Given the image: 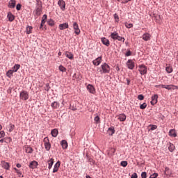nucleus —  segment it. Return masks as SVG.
Instances as JSON below:
<instances>
[{"mask_svg": "<svg viewBox=\"0 0 178 178\" xmlns=\"http://www.w3.org/2000/svg\"><path fill=\"white\" fill-rule=\"evenodd\" d=\"M150 126H151L150 130H156V129L158 128L156 125H150Z\"/></svg>", "mask_w": 178, "mask_h": 178, "instance_id": "obj_46", "label": "nucleus"}, {"mask_svg": "<svg viewBox=\"0 0 178 178\" xmlns=\"http://www.w3.org/2000/svg\"><path fill=\"white\" fill-rule=\"evenodd\" d=\"M94 121L95 124H99V123H101V118H99V116L97 115L96 117H95Z\"/></svg>", "mask_w": 178, "mask_h": 178, "instance_id": "obj_30", "label": "nucleus"}, {"mask_svg": "<svg viewBox=\"0 0 178 178\" xmlns=\"http://www.w3.org/2000/svg\"><path fill=\"white\" fill-rule=\"evenodd\" d=\"M121 166H123V168H126L127 166V161H124L120 163Z\"/></svg>", "mask_w": 178, "mask_h": 178, "instance_id": "obj_40", "label": "nucleus"}, {"mask_svg": "<svg viewBox=\"0 0 178 178\" xmlns=\"http://www.w3.org/2000/svg\"><path fill=\"white\" fill-rule=\"evenodd\" d=\"M58 69L60 72H66L67 70L66 67H65L63 65H60Z\"/></svg>", "mask_w": 178, "mask_h": 178, "instance_id": "obj_38", "label": "nucleus"}, {"mask_svg": "<svg viewBox=\"0 0 178 178\" xmlns=\"http://www.w3.org/2000/svg\"><path fill=\"white\" fill-rule=\"evenodd\" d=\"M110 152H111L112 154H115V152H116V149H111Z\"/></svg>", "mask_w": 178, "mask_h": 178, "instance_id": "obj_56", "label": "nucleus"}, {"mask_svg": "<svg viewBox=\"0 0 178 178\" xmlns=\"http://www.w3.org/2000/svg\"><path fill=\"white\" fill-rule=\"evenodd\" d=\"M60 30H65V29H69V24L63 23L59 25Z\"/></svg>", "mask_w": 178, "mask_h": 178, "instance_id": "obj_21", "label": "nucleus"}, {"mask_svg": "<svg viewBox=\"0 0 178 178\" xmlns=\"http://www.w3.org/2000/svg\"><path fill=\"white\" fill-rule=\"evenodd\" d=\"M168 136H170V137H177V133H176V129H170L169 133H168Z\"/></svg>", "mask_w": 178, "mask_h": 178, "instance_id": "obj_16", "label": "nucleus"}, {"mask_svg": "<svg viewBox=\"0 0 178 178\" xmlns=\"http://www.w3.org/2000/svg\"><path fill=\"white\" fill-rule=\"evenodd\" d=\"M65 56L66 58H68V59H70L71 60L74 59V56L73 54L69 51H65Z\"/></svg>", "mask_w": 178, "mask_h": 178, "instance_id": "obj_23", "label": "nucleus"}, {"mask_svg": "<svg viewBox=\"0 0 178 178\" xmlns=\"http://www.w3.org/2000/svg\"><path fill=\"white\" fill-rule=\"evenodd\" d=\"M45 22H47V21L42 19V22H41L40 29H42V27L45 24Z\"/></svg>", "mask_w": 178, "mask_h": 178, "instance_id": "obj_50", "label": "nucleus"}, {"mask_svg": "<svg viewBox=\"0 0 178 178\" xmlns=\"http://www.w3.org/2000/svg\"><path fill=\"white\" fill-rule=\"evenodd\" d=\"M58 56H60V55H62V53L60 51V52H58Z\"/></svg>", "mask_w": 178, "mask_h": 178, "instance_id": "obj_62", "label": "nucleus"}, {"mask_svg": "<svg viewBox=\"0 0 178 178\" xmlns=\"http://www.w3.org/2000/svg\"><path fill=\"white\" fill-rule=\"evenodd\" d=\"M108 134L109 136H113V134H115V129L113 128H108Z\"/></svg>", "mask_w": 178, "mask_h": 178, "instance_id": "obj_37", "label": "nucleus"}, {"mask_svg": "<svg viewBox=\"0 0 178 178\" xmlns=\"http://www.w3.org/2000/svg\"><path fill=\"white\" fill-rule=\"evenodd\" d=\"M147 108V103H143V104H140V109H145Z\"/></svg>", "mask_w": 178, "mask_h": 178, "instance_id": "obj_41", "label": "nucleus"}, {"mask_svg": "<svg viewBox=\"0 0 178 178\" xmlns=\"http://www.w3.org/2000/svg\"><path fill=\"white\" fill-rule=\"evenodd\" d=\"M114 19H115V22H119V15H118V14H115Z\"/></svg>", "mask_w": 178, "mask_h": 178, "instance_id": "obj_51", "label": "nucleus"}, {"mask_svg": "<svg viewBox=\"0 0 178 178\" xmlns=\"http://www.w3.org/2000/svg\"><path fill=\"white\" fill-rule=\"evenodd\" d=\"M16 166H17V168H22V164L17 163V164L16 165Z\"/></svg>", "mask_w": 178, "mask_h": 178, "instance_id": "obj_57", "label": "nucleus"}, {"mask_svg": "<svg viewBox=\"0 0 178 178\" xmlns=\"http://www.w3.org/2000/svg\"><path fill=\"white\" fill-rule=\"evenodd\" d=\"M127 66L128 69H129L130 70H133L135 66L134 61H133V60H131V59L128 60L127 62Z\"/></svg>", "mask_w": 178, "mask_h": 178, "instance_id": "obj_9", "label": "nucleus"}, {"mask_svg": "<svg viewBox=\"0 0 178 178\" xmlns=\"http://www.w3.org/2000/svg\"><path fill=\"white\" fill-rule=\"evenodd\" d=\"M158 102V95H154L152 97L151 104L155 105Z\"/></svg>", "mask_w": 178, "mask_h": 178, "instance_id": "obj_17", "label": "nucleus"}, {"mask_svg": "<svg viewBox=\"0 0 178 178\" xmlns=\"http://www.w3.org/2000/svg\"><path fill=\"white\" fill-rule=\"evenodd\" d=\"M137 177H138L137 173H134V174L131 175V178H137Z\"/></svg>", "mask_w": 178, "mask_h": 178, "instance_id": "obj_54", "label": "nucleus"}, {"mask_svg": "<svg viewBox=\"0 0 178 178\" xmlns=\"http://www.w3.org/2000/svg\"><path fill=\"white\" fill-rule=\"evenodd\" d=\"M127 86H129L130 85V80L127 79Z\"/></svg>", "mask_w": 178, "mask_h": 178, "instance_id": "obj_59", "label": "nucleus"}, {"mask_svg": "<svg viewBox=\"0 0 178 178\" xmlns=\"http://www.w3.org/2000/svg\"><path fill=\"white\" fill-rule=\"evenodd\" d=\"M122 3H127V2H130L131 0H121Z\"/></svg>", "mask_w": 178, "mask_h": 178, "instance_id": "obj_55", "label": "nucleus"}, {"mask_svg": "<svg viewBox=\"0 0 178 178\" xmlns=\"http://www.w3.org/2000/svg\"><path fill=\"white\" fill-rule=\"evenodd\" d=\"M14 169L17 175L19 176L22 175V172H20V170H19L17 168H15Z\"/></svg>", "mask_w": 178, "mask_h": 178, "instance_id": "obj_49", "label": "nucleus"}, {"mask_svg": "<svg viewBox=\"0 0 178 178\" xmlns=\"http://www.w3.org/2000/svg\"><path fill=\"white\" fill-rule=\"evenodd\" d=\"M10 129H9L10 133L13 131V129H15V126L12 124H10Z\"/></svg>", "mask_w": 178, "mask_h": 178, "instance_id": "obj_44", "label": "nucleus"}, {"mask_svg": "<svg viewBox=\"0 0 178 178\" xmlns=\"http://www.w3.org/2000/svg\"><path fill=\"white\" fill-rule=\"evenodd\" d=\"M58 5L60 8L61 10H65L66 3L63 0H58Z\"/></svg>", "mask_w": 178, "mask_h": 178, "instance_id": "obj_10", "label": "nucleus"}, {"mask_svg": "<svg viewBox=\"0 0 178 178\" xmlns=\"http://www.w3.org/2000/svg\"><path fill=\"white\" fill-rule=\"evenodd\" d=\"M131 51L130 50H129L126 54H125V56H131Z\"/></svg>", "mask_w": 178, "mask_h": 178, "instance_id": "obj_52", "label": "nucleus"}, {"mask_svg": "<svg viewBox=\"0 0 178 178\" xmlns=\"http://www.w3.org/2000/svg\"><path fill=\"white\" fill-rule=\"evenodd\" d=\"M101 41L104 45H106V47H109V45H111L109 40L106 39V38H101Z\"/></svg>", "mask_w": 178, "mask_h": 178, "instance_id": "obj_13", "label": "nucleus"}, {"mask_svg": "<svg viewBox=\"0 0 178 178\" xmlns=\"http://www.w3.org/2000/svg\"><path fill=\"white\" fill-rule=\"evenodd\" d=\"M165 70L168 73H172V72H173V68L172 67V66L168 65L165 67Z\"/></svg>", "mask_w": 178, "mask_h": 178, "instance_id": "obj_33", "label": "nucleus"}, {"mask_svg": "<svg viewBox=\"0 0 178 178\" xmlns=\"http://www.w3.org/2000/svg\"><path fill=\"white\" fill-rule=\"evenodd\" d=\"M73 29L74 30L75 34H76V35H79L81 31H80V28H79V24H77V22H73Z\"/></svg>", "mask_w": 178, "mask_h": 178, "instance_id": "obj_8", "label": "nucleus"}, {"mask_svg": "<svg viewBox=\"0 0 178 178\" xmlns=\"http://www.w3.org/2000/svg\"><path fill=\"white\" fill-rule=\"evenodd\" d=\"M60 166V161H58L55 165L53 169V173H56L59 170V167Z\"/></svg>", "mask_w": 178, "mask_h": 178, "instance_id": "obj_20", "label": "nucleus"}, {"mask_svg": "<svg viewBox=\"0 0 178 178\" xmlns=\"http://www.w3.org/2000/svg\"><path fill=\"white\" fill-rule=\"evenodd\" d=\"M48 16L47 15H44L42 17V20H44V21H47V19Z\"/></svg>", "mask_w": 178, "mask_h": 178, "instance_id": "obj_53", "label": "nucleus"}, {"mask_svg": "<svg viewBox=\"0 0 178 178\" xmlns=\"http://www.w3.org/2000/svg\"><path fill=\"white\" fill-rule=\"evenodd\" d=\"M5 137V131H0V138H3Z\"/></svg>", "mask_w": 178, "mask_h": 178, "instance_id": "obj_42", "label": "nucleus"}, {"mask_svg": "<svg viewBox=\"0 0 178 178\" xmlns=\"http://www.w3.org/2000/svg\"><path fill=\"white\" fill-rule=\"evenodd\" d=\"M109 72H111V67L108 64L104 63L101 65L99 68V73H101V74L109 73Z\"/></svg>", "mask_w": 178, "mask_h": 178, "instance_id": "obj_2", "label": "nucleus"}, {"mask_svg": "<svg viewBox=\"0 0 178 178\" xmlns=\"http://www.w3.org/2000/svg\"><path fill=\"white\" fill-rule=\"evenodd\" d=\"M141 177L142 178H147V172H143L141 174Z\"/></svg>", "mask_w": 178, "mask_h": 178, "instance_id": "obj_47", "label": "nucleus"}, {"mask_svg": "<svg viewBox=\"0 0 178 178\" xmlns=\"http://www.w3.org/2000/svg\"><path fill=\"white\" fill-rule=\"evenodd\" d=\"M115 70H117V72H119V70H120V68L119 67V66H117L115 67Z\"/></svg>", "mask_w": 178, "mask_h": 178, "instance_id": "obj_58", "label": "nucleus"}, {"mask_svg": "<svg viewBox=\"0 0 178 178\" xmlns=\"http://www.w3.org/2000/svg\"><path fill=\"white\" fill-rule=\"evenodd\" d=\"M138 99H139L140 101H143L144 99V95H138Z\"/></svg>", "mask_w": 178, "mask_h": 178, "instance_id": "obj_43", "label": "nucleus"}, {"mask_svg": "<svg viewBox=\"0 0 178 178\" xmlns=\"http://www.w3.org/2000/svg\"><path fill=\"white\" fill-rule=\"evenodd\" d=\"M61 145H62L63 149H66V148H67V142H66V140H62Z\"/></svg>", "mask_w": 178, "mask_h": 178, "instance_id": "obj_32", "label": "nucleus"}, {"mask_svg": "<svg viewBox=\"0 0 178 178\" xmlns=\"http://www.w3.org/2000/svg\"><path fill=\"white\" fill-rule=\"evenodd\" d=\"M15 6H16V1L10 0L8 3V8L13 9V8H15Z\"/></svg>", "mask_w": 178, "mask_h": 178, "instance_id": "obj_24", "label": "nucleus"}, {"mask_svg": "<svg viewBox=\"0 0 178 178\" xmlns=\"http://www.w3.org/2000/svg\"><path fill=\"white\" fill-rule=\"evenodd\" d=\"M156 87L157 88H159V87H162V85H157V86H156Z\"/></svg>", "mask_w": 178, "mask_h": 178, "instance_id": "obj_60", "label": "nucleus"}, {"mask_svg": "<svg viewBox=\"0 0 178 178\" xmlns=\"http://www.w3.org/2000/svg\"><path fill=\"white\" fill-rule=\"evenodd\" d=\"M42 12V3L41 1H38L37 6L33 11V15L35 16V18H38L39 16L41 15V13Z\"/></svg>", "mask_w": 178, "mask_h": 178, "instance_id": "obj_1", "label": "nucleus"}, {"mask_svg": "<svg viewBox=\"0 0 178 178\" xmlns=\"http://www.w3.org/2000/svg\"><path fill=\"white\" fill-rule=\"evenodd\" d=\"M1 166L3 168V169H6V170H9L10 168L9 163L5 161H1Z\"/></svg>", "mask_w": 178, "mask_h": 178, "instance_id": "obj_18", "label": "nucleus"}, {"mask_svg": "<svg viewBox=\"0 0 178 178\" xmlns=\"http://www.w3.org/2000/svg\"><path fill=\"white\" fill-rule=\"evenodd\" d=\"M0 130H2V125L0 124Z\"/></svg>", "mask_w": 178, "mask_h": 178, "instance_id": "obj_64", "label": "nucleus"}, {"mask_svg": "<svg viewBox=\"0 0 178 178\" xmlns=\"http://www.w3.org/2000/svg\"><path fill=\"white\" fill-rule=\"evenodd\" d=\"M156 177H158V173H154L149 177V178H156Z\"/></svg>", "mask_w": 178, "mask_h": 178, "instance_id": "obj_45", "label": "nucleus"}, {"mask_svg": "<svg viewBox=\"0 0 178 178\" xmlns=\"http://www.w3.org/2000/svg\"><path fill=\"white\" fill-rule=\"evenodd\" d=\"M13 72L12 70H9L7 73H6V76L7 77H12V76H13Z\"/></svg>", "mask_w": 178, "mask_h": 178, "instance_id": "obj_36", "label": "nucleus"}, {"mask_svg": "<svg viewBox=\"0 0 178 178\" xmlns=\"http://www.w3.org/2000/svg\"><path fill=\"white\" fill-rule=\"evenodd\" d=\"M19 97L21 99H23V101H27V99L29 98V92L26 90L21 92Z\"/></svg>", "mask_w": 178, "mask_h": 178, "instance_id": "obj_5", "label": "nucleus"}, {"mask_svg": "<svg viewBox=\"0 0 178 178\" xmlns=\"http://www.w3.org/2000/svg\"><path fill=\"white\" fill-rule=\"evenodd\" d=\"M124 26L125 27H127V29H131V27H133V24H129V22H125Z\"/></svg>", "mask_w": 178, "mask_h": 178, "instance_id": "obj_39", "label": "nucleus"}, {"mask_svg": "<svg viewBox=\"0 0 178 178\" xmlns=\"http://www.w3.org/2000/svg\"><path fill=\"white\" fill-rule=\"evenodd\" d=\"M118 120H120V122H124V120H126V115L124 114H120L118 116Z\"/></svg>", "mask_w": 178, "mask_h": 178, "instance_id": "obj_26", "label": "nucleus"}, {"mask_svg": "<svg viewBox=\"0 0 178 178\" xmlns=\"http://www.w3.org/2000/svg\"><path fill=\"white\" fill-rule=\"evenodd\" d=\"M43 142L46 151H49V149H51V143H49V138H48V137H45Z\"/></svg>", "mask_w": 178, "mask_h": 178, "instance_id": "obj_4", "label": "nucleus"}, {"mask_svg": "<svg viewBox=\"0 0 178 178\" xmlns=\"http://www.w3.org/2000/svg\"><path fill=\"white\" fill-rule=\"evenodd\" d=\"M175 145H173V143L169 142L168 143V150L170 151V152H173V151H175Z\"/></svg>", "mask_w": 178, "mask_h": 178, "instance_id": "obj_22", "label": "nucleus"}, {"mask_svg": "<svg viewBox=\"0 0 178 178\" xmlns=\"http://www.w3.org/2000/svg\"><path fill=\"white\" fill-rule=\"evenodd\" d=\"M24 149L26 154H33V152H34V149L30 146H25Z\"/></svg>", "mask_w": 178, "mask_h": 178, "instance_id": "obj_12", "label": "nucleus"}, {"mask_svg": "<svg viewBox=\"0 0 178 178\" xmlns=\"http://www.w3.org/2000/svg\"><path fill=\"white\" fill-rule=\"evenodd\" d=\"M20 69V65L19 64H15L13 67H12L11 70L14 72L16 73V72H17V70H19Z\"/></svg>", "mask_w": 178, "mask_h": 178, "instance_id": "obj_27", "label": "nucleus"}, {"mask_svg": "<svg viewBox=\"0 0 178 178\" xmlns=\"http://www.w3.org/2000/svg\"><path fill=\"white\" fill-rule=\"evenodd\" d=\"M16 9L17 10H20V9H22V4L18 3L16 6Z\"/></svg>", "mask_w": 178, "mask_h": 178, "instance_id": "obj_48", "label": "nucleus"}, {"mask_svg": "<svg viewBox=\"0 0 178 178\" xmlns=\"http://www.w3.org/2000/svg\"><path fill=\"white\" fill-rule=\"evenodd\" d=\"M165 172L168 171V170H169V168L165 167Z\"/></svg>", "mask_w": 178, "mask_h": 178, "instance_id": "obj_61", "label": "nucleus"}, {"mask_svg": "<svg viewBox=\"0 0 178 178\" xmlns=\"http://www.w3.org/2000/svg\"><path fill=\"white\" fill-rule=\"evenodd\" d=\"M142 38L144 41H149V40H151V35L148 33H145L143 35Z\"/></svg>", "mask_w": 178, "mask_h": 178, "instance_id": "obj_14", "label": "nucleus"}, {"mask_svg": "<svg viewBox=\"0 0 178 178\" xmlns=\"http://www.w3.org/2000/svg\"><path fill=\"white\" fill-rule=\"evenodd\" d=\"M101 62H102V57L100 56L94 60L92 63L95 66H99V65H101Z\"/></svg>", "mask_w": 178, "mask_h": 178, "instance_id": "obj_11", "label": "nucleus"}, {"mask_svg": "<svg viewBox=\"0 0 178 178\" xmlns=\"http://www.w3.org/2000/svg\"><path fill=\"white\" fill-rule=\"evenodd\" d=\"M110 37H111V38L113 40H118V41H122V42H124V38H122V36H120L119 34L116 32H113L111 34Z\"/></svg>", "mask_w": 178, "mask_h": 178, "instance_id": "obj_3", "label": "nucleus"}, {"mask_svg": "<svg viewBox=\"0 0 178 178\" xmlns=\"http://www.w3.org/2000/svg\"><path fill=\"white\" fill-rule=\"evenodd\" d=\"M33 31V26H28L26 28V34H31Z\"/></svg>", "mask_w": 178, "mask_h": 178, "instance_id": "obj_29", "label": "nucleus"}, {"mask_svg": "<svg viewBox=\"0 0 178 178\" xmlns=\"http://www.w3.org/2000/svg\"><path fill=\"white\" fill-rule=\"evenodd\" d=\"M47 163L49 165V166H48L49 169H51L52 168V165H54V160L52 159H51L50 160H49L47 161Z\"/></svg>", "mask_w": 178, "mask_h": 178, "instance_id": "obj_34", "label": "nucleus"}, {"mask_svg": "<svg viewBox=\"0 0 178 178\" xmlns=\"http://www.w3.org/2000/svg\"><path fill=\"white\" fill-rule=\"evenodd\" d=\"M7 18L8 19L9 22H13V20H15V15H13L12 13L9 12L8 13Z\"/></svg>", "mask_w": 178, "mask_h": 178, "instance_id": "obj_25", "label": "nucleus"}, {"mask_svg": "<svg viewBox=\"0 0 178 178\" xmlns=\"http://www.w3.org/2000/svg\"><path fill=\"white\" fill-rule=\"evenodd\" d=\"M37 166H38V162L35 161H31L29 164V168H31V169H35Z\"/></svg>", "mask_w": 178, "mask_h": 178, "instance_id": "obj_19", "label": "nucleus"}, {"mask_svg": "<svg viewBox=\"0 0 178 178\" xmlns=\"http://www.w3.org/2000/svg\"><path fill=\"white\" fill-rule=\"evenodd\" d=\"M87 90L90 92L91 94H95V88L94 86L91 84L88 85Z\"/></svg>", "mask_w": 178, "mask_h": 178, "instance_id": "obj_15", "label": "nucleus"}, {"mask_svg": "<svg viewBox=\"0 0 178 178\" xmlns=\"http://www.w3.org/2000/svg\"><path fill=\"white\" fill-rule=\"evenodd\" d=\"M51 133L52 137L58 136V129H53Z\"/></svg>", "mask_w": 178, "mask_h": 178, "instance_id": "obj_31", "label": "nucleus"}, {"mask_svg": "<svg viewBox=\"0 0 178 178\" xmlns=\"http://www.w3.org/2000/svg\"><path fill=\"white\" fill-rule=\"evenodd\" d=\"M0 143H3V139H1Z\"/></svg>", "mask_w": 178, "mask_h": 178, "instance_id": "obj_63", "label": "nucleus"}, {"mask_svg": "<svg viewBox=\"0 0 178 178\" xmlns=\"http://www.w3.org/2000/svg\"><path fill=\"white\" fill-rule=\"evenodd\" d=\"M140 74L142 75L147 74V66L145 65H140L138 66Z\"/></svg>", "mask_w": 178, "mask_h": 178, "instance_id": "obj_7", "label": "nucleus"}, {"mask_svg": "<svg viewBox=\"0 0 178 178\" xmlns=\"http://www.w3.org/2000/svg\"><path fill=\"white\" fill-rule=\"evenodd\" d=\"M47 23H48L49 26H55V21H54V19H49Z\"/></svg>", "mask_w": 178, "mask_h": 178, "instance_id": "obj_35", "label": "nucleus"}, {"mask_svg": "<svg viewBox=\"0 0 178 178\" xmlns=\"http://www.w3.org/2000/svg\"><path fill=\"white\" fill-rule=\"evenodd\" d=\"M161 88H165V90H178V86L175 85H161Z\"/></svg>", "mask_w": 178, "mask_h": 178, "instance_id": "obj_6", "label": "nucleus"}, {"mask_svg": "<svg viewBox=\"0 0 178 178\" xmlns=\"http://www.w3.org/2000/svg\"><path fill=\"white\" fill-rule=\"evenodd\" d=\"M51 106L53 109H58V108H59V103H58L57 102H54L51 103Z\"/></svg>", "mask_w": 178, "mask_h": 178, "instance_id": "obj_28", "label": "nucleus"}]
</instances>
